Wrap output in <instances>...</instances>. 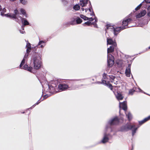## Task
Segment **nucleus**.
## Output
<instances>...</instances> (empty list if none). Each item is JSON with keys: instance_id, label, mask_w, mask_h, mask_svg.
Here are the masks:
<instances>
[{"instance_id": "nucleus-1", "label": "nucleus", "mask_w": 150, "mask_h": 150, "mask_svg": "<svg viewBox=\"0 0 150 150\" xmlns=\"http://www.w3.org/2000/svg\"><path fill=\"white\" fill-rule=\"evenodd\" d=\"M119 120L118 118L116 117L109 120L105 130V132H104L103 137L100 142L103 144H105L108 142L109 139V137L110 135L109 134L107 133V132L108 129H110V132L112 131L111 126L116 125L119 123Z\"/></svg>"}, {"instance_id": "nucleus-2", "label": "nucleus", "mask_w": 150, "mask_h": 150, "mask_svg": "<svg viewBox=\"0 0 150 150\" xmlns=\"http://www.w3.org/2000/svg\"><path fill=\"white\" fill-rule=\"evenodd\" d=\"M32 60L34 68L36 69H39L42 64L41 57L40 54L37 53H34L32 57Z\"/></svg>"}, {"instance_id": "nucleus-3", "label": "nucleus", "mask_w": 150, "mask_h": 150, "mask_svg": "<svg viewBox=\"0 0 150 150\" xmlns=\"http://www.w3.org/2000/svg\"><path fill=\"white\" fill-rule=\"evenodd\" d=\"M116 46L114 45H111L110 47L108 48V66L109 67H111L114 64V57L111 54L109 53L110 52H112L114 51L115 47Z\"/></svg>"}, {"instance_id": "nucleus-4", "label": "nucleus", "mask_w": 150, "mask_h": 150, "mask_svg": "<svg viewBox=\"0 0 150 150\" xmlns=\"http://www.w3.org/2000/svg\"><path fill=\"white\" fill-rule=\"evenodd\" d=\"M138 127H136L135 125L134 124H127L122 126L120 130L121 131H127L129 130H131L132 135L133 136L136 133V131Z\"/></svg>"}, {"instance_id": "nucleus-5", "label": "nucleus", "mask_w": 150, "mask_h": 150, "mask_svg": "<svg viewBox=\"0 0 150 150\" xmlns=\"http://www.w3.org/2000/svg\"><path fill=\"white\" fill-rule=\"evenodd\" d=\"M132 22V20L131 18H125L122 22V29L131 27L132 26L130 25V24Z\"/></svg>"}, {"instance_id": "nucleus-6", "label": "nucleus", "mask_w": 150, "mask_h": 150, "mask_svg": "<svg viewBox=\"0 0 150 150\" xmlns=\"http://www.w3.org/2000/svg\"><path fill=\"white\" fill-rule=\"evenodd\" d=\"M14 14H6L5 16L7 17H8L10 18L15 19L16 21L18 23L19 22V13L17 9H15L14 11Z\"/></svg>"}, {"instance_id": "nucleus-7", "label": "nucleus", "mask_w": 150, "mask_h": 150, "mask_svg": "<svg viewBox=\"0 0 150 150\" xmlns=\"http://www.w3.org/2000/svg\"><path fill=\"white\" fill-rule=\"evenodd\" d=\"M26 59L25 58H23V60H22L20 65V67L21 68V69H23L25 70H27L31 73H33L32 70L33 69V68L32 67H28V65L27 64H25L23 66V67H21L22 66L25 64V59Z\"/></svg>"}, {"instance_id": "nucleus-8", "label": "nucleus", "mask_w": 150, "mask_h": 150, "mask_svg": "<svg viewBox=\"0 0 150 150\" xmlns=\"http://www.w3.org/2000/svg\"><path fill=\"white\" fill-rule=\"evenodd\" d=\"M82 22V20L79 17H75L74 20L71 21L70 23L71 25L80 24Z\"/></svg>"}, {"instance_id": "nucleus-9", "label": "nucleus", "mask_w": 150, "mask_h": 150, "mask_svg": "<svg viewBox=\"0 0 150 150\" xmlns=\"http://www.w3.org/2000/svg\"><path fill=\"white\" fill-rule=\"evenodd\" d=\"M58 85V82L57 81H54V83H52V85L51 86H49L48 85V89L47 90V92H52V91L51 89V88H52V90L55 89L54 87H56Z\"/></svg>"}, {"instance_id": "nucleus-10", "label": "nucleus", "mask_w": 150, "mask_h": 150, "mask_svg": "<svg viewBox=\"0 0 150 150\" xmlns=\"http://www.w3.org/2000/svg\"><path fill=\"white\" fill-rule=\"evenodd\" d=\"M131 63L128 64V66L126 67L125 71V74L127 76L129 77L131 74Z\"/></svg>"}, {"instance_id": "nucleus-11", "label": "nucleus", "mask_w": 150, "mask_h": 150, "mask_svg": "<svg viewBox=\"0 0 150 150\" xmlns=\"http://www.w3.org/2000/svg\"><path fill=\"white\" fill-rule=\"evenodd\" d=\"M112 29L113 30L114 35L116 36L117 35L121 30H123L122 29V26L117 27L115 28L113 27L112 28Z\"/></svg>"}, {"instance_id": "nucleus-12", "label": "nucleus", "mask_w": 150, "mask_h": 150, "mask_svg": "<svg viewBox=\"0 0 150 150\" xmlns=\"http://www.w3.org/2000/svg\"><path fill=\"white\" fill-rule=\"evenodd\" d=\"M142 90L139 88H133L132 89H130L129 90V94L130 95H132L134 92L135 91L136 92H142Z\"/></svg>"}, {"instance_id": "nucleus-13", "label": "nucleus", "mask_w": 150, "mask_h": 150, "mask_svg": "<svg viewBox=\"0 0 150 150\" xmlns=\"http://www.w3.org/2000/svg\"><path fill=\"white\" fill-rule=\"evenodd\" d=\"M96 83L98 84H104L105 85L108 86V87L110 88L111 90L112 89V85L110 84H109V83H107L106 81L105 80H102L101 82L100 81H98L97 82H96Z\"/></svg>"}, {"instance_id": "nucleus-14", "label": "nucleus", "mask_w": 150, "mask_h": 150, "mask_svg": "<svg viewBox=\"0 0 150 150\" xmlns=\"http://www.w3.org/2000/svg\"><path fill=\"white\" fill-rule=\"evenodd\" d=\"M19 23H20L21 21L23 23V25H26L29 24V22L25 18H23L21 16H19Z\"/></svg>"}, {"instance_id": "nucleus-15", "label": "nucleus", "mask_w": 150, "mask_h": 150, "mask_svg": "<svg viewBox=\"0 0 150 150\" xmlns=\"http://www.w3.org/2000/svg\"><path fill=\"white\" fill-rule=\"evenodd\" d=\"M107 44L112 45H114L116 46L117 45L116 43L114 41H113L110 38H107Z\"/></svg>"}, {"instance_id": "nucleus-16", "label": "nucleus", "mask_w": 150, "mask_h": 150, "mask_svg": "<svg viewBox=\"0 0 150 150\" xmlns=\"http://www.w3.org/2000/svg\"><path fill=\"white\" fill-rule=\"evenodd\" d=\"M58 88L59 90L64 91L68 88V86L65 84H60L59 85Z\"/></svg>"}, {"instance_id": "nucleus-17", "label": "nucleus", "mask_w": 150, "mask_h": 150, "mask_svg": "<svg viewBox=\"0 0 150 150\" xmlns=\"http://www.w3.org/2000/svg\"><path fill=\"white\" fill-rule=\"evenodd\" d=\"M120 107H121L125 111L127 110V106L126 101H124L122 103H120Z\"/></svg>"}, {"instance_id": "nucleus-18", "label": "nucleus", "mask_w": 150, "mask_h": 150, "mask_svg": "<svg viewBox=\"0 0 150 150\" xmlns=\"http://www.w3.org/2000/svg\"><path fill=\"white\" fill-rule=\"evenodd\" d=\"M146 12L145 10L141 11L139 13L137 14L136 17L137 18H139L144 16L146 13Z\"/></svg>"}, {"instance_id": "nucleus-19", "label": "nucleus", "mask_w": 150, "mask_h": 150, "mask_svg": "<svg viewBox=\"0 0 150 150\" xmlns=\"http://www.w3.org/2000/svg\"><path fill=\"white\" fill-rule=\"evenodd\" d=\"M45 42L42 40H40L37 46L38 48H43L45 46Z\"/></svg>"}, {"instance_id": "nucleus-20", "label": "nucleus", "mask_w": 150, "mask_h": 150, "mask_svg": "<svg viewBox=\"0 0 150 150\" xmlns=\"http://www.w3.org/2000/svg\"><path fill=\"white\" fill-rule=\"evenodd\" d=\"M88 0H80V4L82 7L85 6L88 4Z\"/></svg>"}, {"instance_id": "nucleus-21", "label": "nucleus", "mask_w": 150, "mask_h": 150, "mask_svg": "<svg viewBox=\"0 0 150 150\" xmlns=\"http://www.w3.org/2000/svg\"><path fill=\"white\" fill-rule=\"evenodd\" d=\"M150 119V115L148 117L145 118L142 120L139 121V124L140 125H142L144 123L146 122L148 120Z\"/></svg>"}, {"instance_id": "nucleus-22", "label": "nucleus", "mask_w": 150, "mask_h": 150, "mask_svg": "<svg viewBox=\"0 0 150 150\" xmlns=\"http://www.w3.org/2000/svg\"><path fill=\"white\" fill-rule=\"evenodd\" d=\"M115 96L117 99L119 100L122 99L123 98V96L121 94L118 93H117V94H115Z\"/></svg>"}, {"instance_id": "nucleus-23", "label": "nucleus", "mask_w": 150, "mask_h": 150, "mask_svg": "<svg viewBox=\"0 0 150 150\" xmlns=\"http://www.w3.org/2000/svg\"><path fill=\"white\" fill-rule=\"evenodd\" d=\"M26 47L27 48L26 50L27 52L29 51H31V48L30 44L28 42H27V43Z\"/></svg>"}, {"instance_id": "nucleus-24", "label": "nucleus", "mask_w": 150, "mask_h": 150, "mask_svg": "<svg viewBox=\"0 0 150 150\" xmlns=\"http://www.w3.org/2000/svg\"><path fill=\"white\" fill-rule=\"evenodd\" d=\"M126 116L127 117L128 120L130 121L132 119V116L131 113L130 112H129L127 114L126 113Z\"/></svg>"}, {"instance_id": "nucleus-25", "label": "nucleus", "mask_w": 150, "mask_h": 150, "mask_svg": "<svg viewBox=\"0 0 150 150\" xmlns=\"http://www.w3.org/2000/svg\"><path fill=\"white\" fill-rule=\"evenodd\" d=\"M109 77L111 81V82H113L114 79L116 78V77L114 75H109L107 76Z\"/></svg>"}, {"instance_id": "nucleus-26", "label": "nucleus", "mask_w": 150, "mask_h": 150, "mask_svg": "<svg viewBox=\"0 0 150 150\" xmlns=\"http://www.w3.org/2000/svg\"><path fill=\"white\" fill-rule=\"evenodd\" d=\"M20 11L22 14L25 16V17L26 18L27 17V15L26 14L25 11V10L22 8H21L20 9Z\"/></svg>"}, {"instance_id": "nucleus-27", "label": "nucleus", "mask_w": 150, "mask_h": 150, "mask_svg": "<svg viewBox=\"0 0 150 150\" xmlns=\"http://www.w3.org/2000/svg\"><path fill=\"white\" fill-rule=\"evenodd\" d=\"M73 8L76 11L79 10L80 9V6L78 4H76L74 6Z\"/></svg>"}, {"instance_id": "nucleus-28", "label": "nucleus", "mask_w": 150, "mask_h": 150, "mask_svg": "<svg viewBox=\"0 0 150 150\" xmlns=\"http://www.w3.org/2000/svg\"><path fill=\"white\" fill-rule=\"evenodd\" d=\"M80 16L81 18L85 20H88V18L82 14L80 15Z\"/></svg>"}, {"instance_id": "nucleus-29", "label": "nucleus", "mask_w": 150, "mask_h": 150, "mask_svg": "<svg viewBox=\"0 0 150 150\" xmlns=\"http://www.w3.org/2000/svg\"><path fill=\"white\" fill-rule=\"evenodd\" d=\"M83 85H75L74 86H73L72 87L71 89V90H74L76 89L77 88H79L80 86H82Z\"/></svg>"}, {"instance_id": "nucleus-30", "label": "nucleus", "mask_w": 150, "mask_h": 150, "mask_svg": "<svg viewBox=\"0 0 150 150\" xmlns=\"http://www.w3.org/2000/svg\"><path fill=\"white\" fill-rule=\"evenodd\" d=\"M91 22L89 21H87L86 22H85L83 24V25L84 26H85L86 25H87L88 26H89L91 24Z\"/></svg>"}, {"instance_id": "nucleus-31", "label": "nucleus", "mask_w": 150, "mask_h": 150, "mask_svg": "<svg viewBox=\"0 0 150 150\" xmlns=\"http://www.w3.org/2000/svg\"><path fill=\"white\" fill-rule=\"evenodd\" d=\"M30 52V51H27H27H26V53L24 56V58L25 59L27 58L28 56L29 55V53Z\"/></svg>"}, {"instance_id": "nucleus-32", "label": "nucleus", "mask_w": 150, "mask_h": 150, "mask_svg": "<svg viewBox=\"0 0 150 150\" xmlns=\"http://www.w3.org/2000/svg\"><path fill=\"white\" fill-rule=\"evenodd\" d=\"M24 27L22 25V30H19V31H20V33L21 34H24V33H25V32L24 31Z\"/></svg>"}, {"instance_id": "nucleus-33", "label": "nucleus", "mask_w": 150, "mask_h": 150, "mask_svg": "<svg viewBox=\"0 0 150 150\" xmlns=\"http://www.w3.org/2000/svg\"><path fill=\"white\" fill-rule=\"evenodd\" d=\"M144 1H143L139 5H138L135 8V11H137L140 8L141 6L142 5V4L143 3Z\"/></svg>"}, {"instance_id": "nucleus-34", "label": "nucleus", "mask_w": 150, "mask_h": 150, "mask_svg": "<svg viewBox=\"0 0 150 150\" xmlns=\"http://www.w3.org/2000/svg\"><path fill=\"white\" fill-rule=\"evenodd\" d=\"M20 2L23 5H25L27 3V1L25 0H20Z\"/></svg>"}, {"instance_id": "nucleus-35", "label": "nucleus", "mask_w": 150, "mask_h": 150, "mask_svg": "<svg viewBox=\"0 0 150 150\" xmlns=\"http://www.w3.org/2000/svg\"><path fill=\"white\" fill-rule=\"evenodd\" d=\"M62 1L64 5H66L68 3V1L66 0H62Z\"/></svg>"}, {"instance_id": "nucleus-36", "label": "nucleus", "mask_w": 150, "mask_h": 150, "mask_svg": "<svg viewBox=\"0 0 150 150\" xmlns=\"http://www.w3.org/2000/svg\"><path fill=\"white\" fill-rule=\"evenodd\" d=\"M77 80H71L69 81V83L74 84L75 81H77Z\"/></svg>"}, {"instance_id": "nucleus-37", "label": "nucleus", "mask_w": 150, "mask_h": 150, "mask_svg": "<svg viewBox=\"0 0 150 150\" xmlns=\"http://www.w3.org/2000/svg\"><path fill=\"white\" fill-rule=\"evenodd\" d=\"M91 24L93 25L94 26V27L96 28H97V25L96 22H93L91 23Z\"/></svg>"}, {"instance_id": "nucleus-38", "label": "nucleus", "mask_w": 150, "mask_h": 150, "mask_svg": "<svg viewBox=\"0 0 150 150\" xmlns=\"http://www.w3.org/2000/svg\"><path fill=\"white\" fill-rule=\"evenodd\" d=\"M40 102V101H39V100H38V101L35 104L32 106V107H33V108L36 105L38 104Z\"/></svg>"}, {"instance_id": "nucleus-39", "label": "nucleus", "mask_w": 150, "mask_h": 150, "mask_svg": "<svg viewBox=\"0 0 150 150\" xmlns=\"http://www.w3.org/2000/svg\"><path fill=\"white\" fill-rule=\"evenodd\" d=\"M94 18H88V20H89V21H92L94 20Z\"/></svg>"}, {"instance_id": "nucleus-40", "label": "nucleus", "mask_w": 150, "mask_h": 150, "mask_svg": "<svg viewBox=\"0 0 150 150\" xmlns=\"http://www.w3.org/2000/svg\"><path fill=\"white\" fill-rule=\"evenodd\" d=\"M90 15H91V16H94L95 17V14L94 13V12L93 11H92L91 12V13H90Z\"/></svg>"}, {"instance_id": "nucleus-41", "label": "nucleus", "mask_w": 150, "mask_h": 150, "mask_svg": "<svg viewBox=\"0 0 150 150\" xmlns=\"http://www.w3.org/2000/svg\"><path fill=\"white\" fill-rule=\"evenodd\" d=\"M145 1L147 3H150V0H144V1Z\"/></svg>"}, {"instance_id": "nucleus-42", "label": "nucleus", "mask_w": 150, "mask_h": 150, "mask_svg": "<svg viewBox=\"0 0 150 150\" xmlns=\"http://www.w3.org/2000/svg\"><path fill=\"white\" fill-rule=\"evenodd\" d=\"M94 19L95 21V22L96 23L98 21V19H97V18H96V17L95 16Z\"/></svg>"}, {"instance_id": "nucleus-43", "label": "nucleus", "mask_w": 150, "mask_h": 150, "mask_svg": "<svg viewBox=\"0 0 150 150\" xmlns=\"http://www.w3.org/2000/svg\"><path fill=\"white\" fill-rule=\"evenodd\" d=\"M106 74H105V73L103 74V79H105V78L106 77Z\"/></svg>"}, {"instance_id": "nucleus-44", "label": "nucleus", "mask_w": 150, "mask_h": 150, "mask_svg": "<svg viewBox=\"0 0 150 150\" xmlns=\"http://www.w3.org/2000/svg\"><path fill=\"white\" fill-rule=\"evenodd\" d=\"M88 10L90 11V12H91L92 11H93L92 8H88Z\"/></svg>"}, {"instance_id": "nucleus-45", "label": "nucleus", "mask_w": 150, "mask_h": 150, "mask_svg": "<svg viewBox=\"0 0 150 150\" xmlns=\"http://www.w3.org/2000/svg\"><path fill=\"white\" fill-rule=\"evenodd\" d=\"M111 25H110V24L107 25H106V28H107L108 29V27H111Z\"/></svg>"}, {"instance_id": "nucleus-46", "label": "nucleus", "mask_w": 150, "mask_h": 150, "mask_svg": "<svg viewBox=\"0 0 150 150\" xmlns=\"http://www.w3.org/2000/svg\"><path fill=\"white\" fill-rule=\"evenodd\" d=\"M147 15L149 17H150V11H149L148 12Z\"/></svg>"}, {"instance_id": "nucleus-47", "label": "nucleus", "mask_w": 150, "mask_h": 150, "mask_svg": "<svg viewBox=\"0 0 150 150\" xmlns=\"http://www.w3.org/2000/svg\"><path fill=\"white\" fill-rule=\"evenodd\" d=\"M48 97V96H47V95H45L44 96V98L45 99L46 98H47Z\"/></svg>"}, {"instance_id": "nucleus-48", "label": "nucleus", "mask_w": 150, "mask_h": 150, "mask_svg": "<svg viewBox=\"0 0 150 150\" xmlns=\"http://www.w3.org/2000/svg\"><path fill=\"white\" fill-rule=\"evenodd\" d=\"M88 10V8H85V12H86Z\"/></svg>"}, {"instance_id": "nucleus-49", "label": "nucleus", "mask_w": 150, "mask_h": 150, "mask_svg": "<svg viewBox=\"0 0 150 150\" xmlns=\"http://www.w3.org/2000/svg\"><path fill=\"white\" fill-rule=\"evenodd\" d=\"M89 2L90 3V4L89 5V7H90V6H91V5L90 2V1H89Z\"/></svg>"}, {"instance_id": "nucleus-50", "label": "nucleus", "mask_w": 150, "mask_h": 150, "mask_svg": "<svg viewBox=\"0 0 150 150\" xmlns=\"http://www.w3.org/2000/svg\"><path fill=\"white\" fill-rule=\"evenodd\" d=\"M81 10H82V11H83L84 10V9L83 8H81Z\"/></svg>"}, {"instance_id": "nucleus-51", "label": "nucleus", "mask_w": 150, "mask_h": 150, "mask_svg": "<svg viewBox=\"0 0 150 150\" xmlns=\"http://www.w3.org/2000/svg\"><path fill=\"white\" fill-rule=\"evenodd\" d=\"M133 149H134V147H133V146H132V150H133Z\"/></svg>"}, {"instance_id": "nucleus-52", "label": "nucleus", "mask_w": 150, "mask_h": 150, "mask_svg": "<svg viewBox=\"0 0 150 150\" xmlns=\"http://www.w3.org/2000/svg\"><path fill=\"white\" fill-rule=\"evenodd\" d=\"M11 1H14L15 0H10Z\"/></svg>"}, {"instance_id": "nucleus-53", "label": "nucleus", "mask_w": 150, "mask_h": 150, "mask_svg": "<svg viewBox=\"0 0 150 150\" xmlns=\"http://www.w3.org/2000/svg\"><path fill=\"white\" fill-rule=\"evenodd\" d=\"M148 48L149 49H150V46Z\"/></svg>"}, {"instance_id": "nucleus-54", "label": "nucleus", "mask_w": 150, "mask_h": 150, "mask_svg": "<svg viewBox=\"0 0 150 150\" xmlns=\"http://www.w3.org/2000/svg\"><path fill=\"white\" fill-rule=\"evenodd\" d=\"M25 113V112H23L22 113Z\"/></svg>"}, {"instance_id": "nucleus-55", "label": "nucleus", "mask_w": 150, "mask_h": 150, "mask_svg": "<svg viewBox=\"0 0 150 150\" xmlns=\"http://www.w3.org/2000/svg\"><path fill=\"white\" fill-rule=\"evenodd\" d=\"M132 78H133V76H132Z\"/></svg>"}]
</instances>
